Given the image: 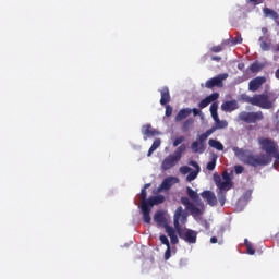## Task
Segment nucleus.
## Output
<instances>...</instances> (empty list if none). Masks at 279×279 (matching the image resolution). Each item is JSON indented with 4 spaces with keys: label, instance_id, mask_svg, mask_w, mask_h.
Masks as SVG:
<instances>
[{
    "label": "nucleus",
    "instance_id": "nucleus-44",
    "mask_svg": "<svg viewBox=\"0 0 279 279\" xmlns=\"http://www.w3.org/2000/svg\"><path fill=\"white\" fill-rule=\"evenodd\" d=\"M222 180H225V182H232V178L230 177V173H228L227 171L222 173Z\"/></svg>",
    "mask_w": 279,
    "mask_h": 279
},
{
    "label": "nucleus",
    "instance_id": "nucleus-10",
    "mask_svg": "<svg viewBox=\"0 0 279 279\" xmlns=\"http://www.w3.org/2000/svg\"><path fill=\"white\" fill-rule=\"evenodd\" d=\"M265 82H267V78L265 76H257L251 80L248 83V90H251L252 93H256V90H258V88H260V86H263Z\"/></svg>",
    "mask_w": 279,
    "mask_h": 279
},
{
    "label": "nucleus",
    "instance_id": "nucleus-30",
    "mask_svg": "<svg viewBox=\"0 0 279 279\" xmlns=\"http://www.w3.org/2000/svg\"><path fill=\"white\" fill-rule=\"evenodd\" d=\"M211 134H213V130L208 129L205 133L199 135L197 142H199L201 145H204L208 136H210Z\"/></svg>",
    "mask_w": 279,
    "mask_h": 279
},
{
    "label": "nucleus",
    "instance_id": "nucleus-16",
    "mask_svg": "<svg viewBox=\"0 0 279 279\" xmlns=\"http://www.w3.org/2000/svg\"><path fill=\"white\" fill-rule=\"evenodd\" d=\"M221 110H223V112L239 110V102L236 100L226 101L221 105Z\"/></svg>",
    "mask_w": 279,
    "mask_h": 279
},
{
    "label": "nucleus",
    "instance_id": "nucleus-22",
    "mask_svg": "<svg viewBox=\"0 0 279 279\" xmlns=\"http://www.w3.org/2000/svg\"><path fill=\"white\" fill-rule=\"evenodd\" d=\"M159 204H165V196L157 195L148 198V207L154 208V206H158Z\"/></svg>",
    "mask_w": 279,
    "mask_h": 279
},
{
    "label": "nucleus",
    "instance_id": "nucleus-18",
    "mask_svg": "<svg viewBox=\"0 0 279 279\" xmlns=\"http://www.w3.org/2000/svg\"><path fill=\"white\" fill-rule=\"evenodd\" d=\"M160 104L161 106H167L171 101V94L169 93V87L165 86L160 90Z\"/></svg>",
    "mask_w": 279,
    "mask_h": 279
},
{
    "label": "nucleus",
    "instance_id": "nucleus-7",
    "mask_svg": "<svg viewBox=\"0 0 279 279\" xmlns=\"http://www.w3.org/2000/svg\"><path fill=\"white\" fill-rule=\"evenodd\" d=\"M187 219H189V213L186 211V209L184 210L182 206H179L175 209L174 216H173V223H174L175 230H180V228H182V226L186 223Z\"/></svg>",
    "mask_w": 279,
    "mask_h": 279
},
{
    "label": "nucleus",
    "instance_id": "nucleus-36",
    "mask_svg": "<svg viewBox=\"0 0 279 279\" xmlns=\"http://www.w3.org/2000/svg\"><path fill=\"white\" fill-rule=\"evenodd\" d=\"M218 201L221 206L226 205V192L220 191V190L218 191Z\"/></svg>",
    "mask_w": 279,
    "mask_h": 279
},
{
    "label": "nucleus",
    "instance_id": "nucleus-17",
    "mask_svg": "<svg viewBox=\"0 0 279 279\" xmlns=\"http://www.w3.org/2000/svg\"><path fill=\"white\" fill-rule=\"evenodd\" d=\"M189 117H191V108H183L179 110L174 118V121L175 123H180L181 121H184V119H189Z\"/></svg>",
    "mask_w": 279,
    "mask_h": 279
},
{
    "label": "nucleus",
    "instance_id": "nucleus-32",
    "mask_svg": "<svg viewBox=\"0 0 279 279\" xmlns=\"http://www.w3.org/2000/svg\"><path fill=\"white\" fill-rule=\"evenodd\" d=\"M215 167H217V155L214 154L211 161L207 163V170L215 171Z\"/></svg>",
    "mask_w": 279,
    "mask_h": 279
},
{
    "label": "nucleus",
    "instance_id": "nucleus-1",
    "mask_svg": "<svg viewBox=\"0 0 279 279\" xmlns=\"http://www.w3.org/2000/svg\"><path fill=\"white\" fill-rule=\"evenodd\" d=\"M258 143L262 151L265 153L256 155L252 150H245L235 146L232 148V151L241 162L248 165V167H267V165H271L274 155L278 154V144L269 137H259Z\"/></svg>",
    "mask_w": 279,
    "mask_h": 279
},
{
    "label": "nucleus",
    "instance_id": "nucleus-15",
    "mask_svg": "<svg viewBox=\"0 0 279 279\" xmlns=\"http://www.w3.org/2000/svg\"><path fill=\"white\" fill-rule=\"evenodd\" d=\"M142 134L144 135V141H147V138L158 136V134H160V132L156 131V129H153L151 124H146L142 129Z\"/></svg>",
    "mask_w": 279,
    "mask_h": 279
},
{
    "label": "nucleus",
    "instance_id": "nucleus-12",
    "mask_svg": "<svg viewBox=\"0 0 279 279\" xmlns=\"http://www.w3.org/2000/svg\"><path fill=\"white\" fill-rule=\"evenodd\" d=\"M201 197L206 199L209 206H217V196L213 191L206 190L201 193Z\"/></svg>",
    "mask_w": 279,
    "mask_h": 279
},
{
    "label": "nucleus",
    "instance_id": "nucleus-9",
    "mask_svg": "<svg viewBox=\"0 0 279 279\" xmlns=\"http://www.w3.org/2000/svg\"><path fill=\"white\" fill-rule=\"evenodd\" d=\"M214 182L216 186L219 189V191L228 192L230 189H232L233 183L228 181H222L220 175L214 174Z\"/></svg>",
    "mask_w": 279,
    "mask_h": 279
},
{
    "label": "nucleus",
    "instance_id": "nucleus-4",
    "mask_svg": "<svg viewBox=\"0 0 279 279\" xmlns=\"http://www.w3.org/2000/svg\"><path fill=\"white\" fill-rule=\"evenodd\" d=\"M274 100L269 99V94H255L253 96V106H257V108H262L263 110H271L274 108Z\"/></svg>",
    "mask_w": 279,
    "mask_h": 279
},
{
    "label": "nucleus",
    "instance_id": "nucleus-34",
    "mask_svg": "<svg viewBox=\"0 0 279 279\" xmlns=\"http://www.w3.org/2000/svg\"><path fill=\"white\" fill-rule=\"evenodd\" d=\"M241 99L244 101V104H251V106L254 104V96L252 97L247 94H242Z\"/></svg>",
    "mask_w": 279,
    "mask_h": 279
},
{
    "label": "nucleus",
    "instance_id": "nucleus-35",
    "mask_svg": "<svg viewBox=\"0 0 279 279\" xmlns=\"http://www.w3.org/2000/svg\"><path fill=\"white\" fill-rule=\"evenodd\" d=\"M231 45H241L243 43V37L241 34H238L235 37L230 39Z\"/></svg>",
    "mask_w": 279,
    "mask_h": 279
},
{
    "label": "nucleus",
    "instance_id": "nucleus-3",
    "mask_svg": "<svg viewBox=\"0 0 279 279\" xmlns=\"http://www.w3.org/2000/svg\"><path fill=\"white\" fill-rule=\"evenodd\" d=\"M186 151V145L182 144L179 146L173 154L166 157L161 163V169L163 171H169V169H173L182 159V154Z\"/></svg>",
    "mask_w": 279,
    "mask_h": 279
},
{
    "label": "nucleus",
    "instance_id": "nucleus-37",
    "mask_svg": "<svg viewBox=\"0 0 279 279\" xmlns=\"http://www.w3.org/2000/svg\"><path fill=\"white\" fill-rule=\"evenodd\" d=\"M159 240L162 243V245H166L167 247H171V244L169 243V238H167V235L161 234L159 236Z\"/></svg>",
    "mask_w": 279,
    "mask_h": 279
},
{
    "label": "nucleus",
    "instance_id": "nucleus-5",
    "mask_svg": "<svg viewBox=\"0 0 279 279\" xmlns=\"http://www.w3.org/2000/svg\"><path fill=\"white\" fill-rule=\"evenodd\" d=\"M238 119L239 121H243V123H257V121H263V119H265V116L263 114V111H242L239 113Z\"/></svg>",
    "mask_w": 279,
    "mask_h": 279
},
{
    "label": "nucleus",
    "instance_id": "nucleus-20",
    "mask_svg": "<svg viewBox=\"0 0 279 279\" xmlns=\"http://www.w3.org/2000/svg\"><path fill=\"white\" fill-rule=\"evenodd\" d=\"M214 121H215V125L209 129V130H213V134L214 132H217V130H225V128H228V121L220 120L219 117L214 118Z\"/></svg>",
    "mask_w": 279,
    "mask_h": 279
},
{
    "label": "nucleus",
    "instance_id": "nucleus-23",
    "mask_svg": "<svg viewBox=\"0 0 279 279\" xmlns=\"http://www.w3.org/2000/svg\"><path fill=\"white\" fill-rule=\"evenodd\" d=\"M191 149L194 154H204V151H206V146L195 141L191 144Z\"/></svg>",
    "mask_w": 279,
    "mask_h": 279
},
{
    "label": "nucleus",
    "instance_id": "nucleus-54",
    "mask_svg": "<svg viewBox=\"0 0 279 279\" xmlns=\"http://www.w3.org/2000/svg\"><path fill=\"white\" fill-rule=\"evenodd\" d=\"M276 51L279 53V43L277 44Z\"/></svg>",
    "mask_w": 279,
    "mask_h": 279
},
{
    "label": "nucleus",
    "instance_id": "nucleus-27",
    "mask_svg": "<svg viewBox=\"0 0 279 279\" xmlns=\"http://www.w3.org/2000/svg\"><path fill=\"white\" fill-rule=\"evenodd\" d=\"M208 145H209V147H213L214 149H217L218 151H223V144H221V142H219L217 140L210 138L208 141Z\"/></svg>",
    "mask_w": 279,
    "mask_h": 279
},
{
    "label": "nucleus",
    "instance_id": "nucleus-13",
    "mask_svg": "<svg viewBox=\"0 0 279 279\" xmlns=\"http://www.w3.org/2000/svg\"><path fill=\"white\" fill-rule=\"evenodd\" d=\"M218 99H219V93L210 94L205 99L201 100V102L198 104V108H201V110H204V108H208V106H210L213 101H217Z\"/></svg>",
    "mask_w": 279,
    "mask_h": 279
},
{
    "label": "nucleus",
    "instance_id": "nucleus-39",
    "mask_svg": "<svg viewBox=\"0 0 279 279\" xmlns=\"http://www.w3.org/2000/svg\"><path fill=\"white\" fill-rule=\"evenodd\" d=\"M191 171H193V169H191V167L189 166H183L180 168V173H182L183 175H186V173H191Z\"/></svg>",
    "mask_w": 279,
    "mask_h": 279
},
{
    "label": "nucleus",
    "instance_id": "nucleus-24",
    "mask_svg": "<svg viewBox=\"0 0 279 279\" xmlns=\"http://www.w3.org/2000/svg\"><path fill=\"white\" fill-rule=\"evenodd\" d=\"M154 221L157 226H167V218H165V214L162 211H157L154 215Z\"/></svg>",
    "mask_w": 279,
    "mask_h": 279
},
{
    "label": "nucleus",
    "instance_id": "nucleus-40",
    "mask_svg": "<svg viewBox=\"0 0 279 279\" xmlns=\"http://www.w3.org/2000/svg\"><path fill=\"white\" fill-rule=\"evenodd\" d=\"M166 232L169 238L173 236L175 234V229L166 225Z\"/></svg>",
    "mask_w": 279,
    "mask_h": 279
},
{
    "label": "nucleus",
    "instance_id": "nucleus-8",
    "mask_svg": "<svg viewBox=\"0 0 279 279\" xmlns=\"http://www.w3.org/2000/svg\"><path fill=\"white\" fill-rule=\"evenodd\" d=\"M223 80H228V74H220L218 76H215L213 78H209L206 83L205 86L207 88H223Z\"/></svg>",
    "mask_w": 279,
    "mask_h": 279
},
{
    "label": "nucleus",
    "instance_id": "nucleus-45",
    "mask_svg": "<svg viewBox=\"0 0 279 279\" xmlns=\"http://www.w3.org/2000/svg\"><path fill=\"white\" fill-rule=\"evenodd\" d=\"M169 258H171V246H167L165 252V260H169Z\"/></svg>",
    "mask_w": 279,
    "mask_h": 279
},
{
    "label": "nucleus",
    "instance_id": "nucleus-19",
    "mask_svg": "<svg viewBox=\"0 0 279 279\" xmlns=\"http://www.w3.org/2000/svg\"><path fill=\"white\" fill-rule=\"evenodd\" d=\"M151 186V183H146L144 187L141 191L140 199H141V206H149V199H147V189Z\"/></svg>",
    "mask_w": 279,
    "mask_h": 279
},
{
    "label": "nucleus",
    "instance_id": "nucleus-6",
    "mask_svg": "<svg viewBox=\"0 0 279 279\" xmlns=\"http://www.w3.org/2000/svg\"><path fill=\"white\" fill-rule=\"evenodd\" d=\"M175 230L179 236L182 239V241H185V243H189L190 245L197 243V231L193 229H182V227Z\"/></svg>",
    "mask_w": 279,
    "mask_h": 279
},
{
    "label": "nucleus",
    "instance_id": "nucleus-33",
    "mask_svg": "<svg viewBox=\"0 0 279 279\" xmlns=\"http://www.w3.org/2000/svg\"><path fill=\"white\" fill-rule=\"evenodd\" d=\"M245 245H246L247 254H250L251 256H254L256 254V250H254V245H252V243L247 240H245Z\"/></svg>",
    "mask_w": 279,
    "mask_h": 279
},
{
    "label": "nucleus",
    "instance_id": "nucleus-31",
    "mask_svg": "<svg viewBox=\"0 0 279 279\" xmlns=\"http://www.w3.org/2000/svg\"><path fill=\"white\" fill-rule=\"evenodd\" d=\"M209 110L213 119L219 118V113H217V110H219V105L217 102H213Z\"/></svg>",
    "mask_w": 279,
    "mask_h": 279
},
{
    "label": "nucleus",
    "instance_id": "nucleus-28",
    "mask_svg": "<svg viewBox=\"0 0 279 279\" xmlns=\"http://www.w3.org/2000/svg\"><path fill=\"white\" fill-rule=\"evenodd\" d=\"M265 65L263 63L255 61L250 65L251 73H260V70L264 69Z\"/></svg>",
    "mask_w": 279,
    "mask_h": 279
},
{
    "label": "nucleus",
    "instance_id": "nucleus-29",
    "mask_svg": "<svg viewBox=\"0 0 279 279\" xmlns=\"http://www.w3.org/2000/svg\"><path fill=\"white\" fill-rule=\"evenodd\" d=\"M160 143H161L160 138H156L154 141L150 148L148 149V154H147L148 158L156 151V149H158V147H160Z\"/></svg>",
    "mask_w": 279,
    "mask_h": 279
},
{
    "label": "nucleus",
    "instance_id": "nucleus-49",
    "mask_svg": "<svg viewBox=\"0 0 279 279\" xmlns=\"http://www.w3.org/2000/svg\"><path fill=\"white\" fill-rule=\"evenodd\" d=\"M222 58L220 56H211L213 62H221Z\"/></svg>",
    "mask_w": 279,
    "mask_h": 279
},
{
    "label": "nucleus",
    "instance_id": "nucleus-2",
    "mask_svg": "<svg viewBox=\"0 0 279 279\" xmlns=\"http://www.w3.org/2000/svg\"><path fill=\"white\" fill-rule=\"evenodd\" d=\"M186 195L190 198L186 196L181 197V204L185 206V210H187V213H190L192 217H201V215H204L205 205L204 202H202L199 194H197V192L187 186Z\"/></svg>",
    "mask_w": 279,
    "mask_h": 279
},
{
    "label": "nucleus",
    "instance_id": "nucleus-48",
    "mask_svg": "<svg viewBox=\"0 0 279 279\" xmlns=\"http://www.w3.org/2000/svg\"><path fill=\"white\" fill-rule=\"evenodd\" d=\"M253 5H260V3H265V0H248Z\"/></svg>",
    "mask_w": 279,
    "mask_h": 279
},
{
    "label": "nucleus",
    "instance_id": "nucleus-11",
    "mask_svg": "<svg viewBox=\"0 0 279 279\" xmlns=\"http://www.w3.org/2000/svg\"><path fill=\"white\" fill-rule=\"evenodd\" d=\"M178 182H180L178 177H168L161 182L159 191H170L171 186H173V184H178Z\"/></svg>",
    "mask_w": 279,
    "mask_h": 279
},
{
    "label": "nucleus",
    "instance_id": "nucleus-53",
    "mask_svg": "<svg viewBox=\"0 0 279 279\" xmlns=\"http://www.w3.org/2000/svg\"><path fill=\"white\" fill-rule=\"evenodd\" d=\"M272 158H276V160H279V153L277 151L275 155H272Z\"/></svg>",
    "mask_w": 279,
    "mask_h": 279
},
{
    "label": "nucleus",
    "instance_id": "nucleus-51",
    "mask_svg": "<svg viewBox=\"0 0 279 279\" xmlns=\"http://www.w3.org/2000/svg\"><path fill=\"white\" fill-rule=\"evenodd\" d=\"M238 69H239L240 71H243V69H245V64L239 63V64H238Z\"/></svg>",
    "mask_w": 279,
    "mask_h": 279
},
{
    "label": "nucleus",
    "instance_id": "nucleus-42",
    "mask_svg": "<svg viewBox=\"0 0 279 279\" xmlns=\"http://www.w3.org/2000/svg\"><path fill=\"white\" fill-rule=\"evenodd\" d=\"M171 114H173V107L166 105V117H171Z\"/></svg>",
    "mask_w": 279,
    "mask_h": 279
},
{
    "label": "nucleus",
    "instance_id": "nucleus-26",
    "mask_svg": "<svg viewBox=\"0 0 279 279\" xmlns=\"http://www.w3.org/2000/svg\"><path fill=\"white\" fill-rule=\"evenodd\" d=\"M195 123V119L193 118H189L186 119L181 126L182 132H189V130H191V128H193V124Z\"/></svg>",
    "mask_w": 279,
    "mask_h": 279
},
{
    "label": "nucleus",
    "instance_id": "nucleus-47",
    "mask_svg": "<svg viewBox=\"0 0 279 279\" xmlns=\"http://www.w3.org/2000/svg\"><path fill=\"white\" fill-rule=\"evenodd\" d=\"M194 114V117H199V114H202V110L197 109V108H194V109H191V114Z\"/></svg>",
    "mask_w": 279,
    "mask_h": 279
},
{
    "label": "nucleus",
    "instance_id": "nucleus-46",
    "mask_svg": "<svg viewBox=\"0 0 279 279\" xmlns=\"http://www.w3.org/2000/svg\"><path fill=\"white\" fill-rule=\"evenodd\" d=\"M170 241L172 245H178L179 240H178V235L174 233V235H170Z\"/></svg>",
    "mask_w": 279,
    "mask_h": 279
},
{
    "label": "nucleus",
    "instance_id": "nucleus-43",
    "mask_svg": "<svg viewBox=\"0 0 279 279\" xmlns=\"http://www.w3.org/2000/svg\"><path fill=\"white\" fill-rule=\"evenodd\" d=\"M234 171H235L236 175H241V173H243V171H245V168H243V166H235Z\"/></svg>",
    "mask_w": 279,
    "mask_h": 279
},
{
    "label": "nucleus",
    "instance_id": "nucleus-25",
    "mask_svg": "<svg viewBox=\"0 0 279 279\" xmlns=\"http://www.w3.org/2000/svg\"><path fill=\"white\" fill-rule=\"evenodd\" d=\"M263 12L265 14V16H270V19H274V21L277 23V25H279L278 19V12H276L274 9H269V8H264Z\"/></svg>",
    "mask_w": 279,
    "mask_h": 279
},
{
    "label": "nucleus",
    "instance_id": "nucleus-50",
    "mask_svg": "<svg viewBox=\"0 0 279 279\" xmlns=\"http://www.w3.org/2000/svg\"><path fill=\"white\" fill-rule=\"evenodd\" d=\"M260 47H262V49L264 50V51H268V49H269V46L267 45V43H262V45H260Z\"/></svg>",
    "mask_w": 279,
    "mask_h": 279
},
{
    "label": "nucleus",
    "instance_id": "nucleus-38",
    "mask_svg": "<svg viewBox=\"0 0 279 279\" xmlns=\"http://www.w3.org/2000/svg\"><path fill=\"white\" fill-rule=\"evenodd\" d=\"M223 51V46H214L210 48L211 53H221Z\"/></svg>",
    "mask_w": 279,
    "mask_h": 279
},
{
    "label": "nucleus",
    "instance_id": "nucleus-14",
    "mask_svg": "<svg viewBox=\"0 0 279 279\" xmlns=\"http://www.w3.org/2000/svg\"><path fill=\"white\" fill-rule=\"evenodd\" d=\"M190 166L194 167L195 170L190 171L186 177V182H193V180H196L197 175H199V172L202 171L197 161H190Z\"/></svg>",
    "mask_w": 279,
    "mask_h": 279
},
{
    "label": "nucleus",
    "instance_id": "nucleus-52",
    "mask_svg": "<svg viewBox=\"0 0 279 279\" xmlns=\"http://www.w3.org/2000/svg\"><path fill=\"white\" fill-rule=\"evenodd\" d=\"M210 243H213V244L217 243V236H211L210 238Z\"/></svg>",
    "mask_w": 279,
    "mask_h": 279
},
{
    "label": "nucleus",
    "instance_id": "nucleus-21",
    "mask_svg": "<svg viewBox=\"0 0 279 279\" xmlns=\"http://www.w3.org/2000/svg\"><path fill=\"white\" fill-rule=\"evenodd\" d=\"M141 210L143 213V219L145 221V223H151V207H149V205H141Z\"/></svg>",
    "mask_w": 279,
    "mask_h": 279
},
{
    "label": "nucleus",
    "instance_id": "nucleus-41",
    "mask_svg": "<svg viewBox=\"0 0 279 279\" xmlns=\"http://www.w3.org/2000/svg\"><path fill=\"white\" fill-rule=\"evenodd\" d=\"M181 143H184V136H179L173 141V147H178V145H181Z\"/></svg>",
    "mask_w": 279,
    "mask_h": 279
}]
</instances>
